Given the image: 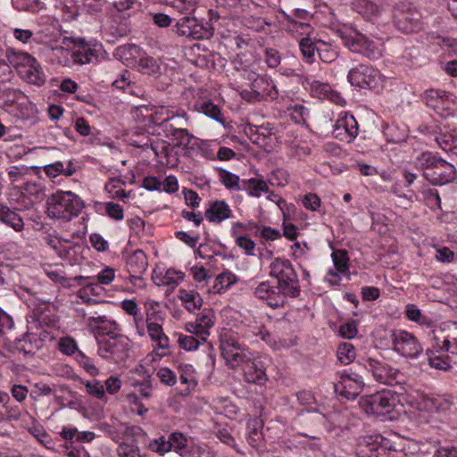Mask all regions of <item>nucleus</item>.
I'll return each instance as SVG.
<instances>
[{
  "mask_svg": "<svg viewBox=\"0 0 457 457\" xmlns=\"http://www.w3.org/2000/svg\"><path fill=\"white\" fill-rule=\"evenodd\" d=\"M270 278L276 279V285L263 281L254 289V295L265 300L272 308L283 306L287 297L296 298L300 295L298 275L291 262L287 259L275 258L269 266Z\"/></svg>",
  "mask_w": 457,
  "mask_h": 457,
  "instance_id": "1",
  "label": "nucleus"
},
{
  "mask_svg": "<svg viewBox=\"0 0 457 457\" xmlns=\"http://www.w3.org/2000/svg\"><path fill=\"white\" fill-rule=\"evenodd\" d=\"M414 165L433 186H444L457 179L455 166L431 152H423L418 155Z\"/></svg>",
  "mask_w": 457,
  "mask_h": 457,
  "instance_id": "2",
  "label": "nucleus"
},
{
  "mask_svg": "<svg viewBox=\"0 0 457 457\" xmlns=\"http://www.w3.org/2000/svg\"><path fill=\"white\" fill-rule=\"evenodd\" d=\"M84 206L83 200L71 191L58 190L48 196L46 200L48 217L64 222L78 217Z\"/></svg>",
  "mask_w": 457,
  "mask_h": 457,
  "instance_id": "3",
  "label": "nucleus"
},
{
  "mask_svg": "<svg viewBox=\"0 0 457 457\" xmlns=\"http://www.w3.org/2000/svg\"><path fill=\"white\" fill-rule=\"evenodd\" d=\"M5 57L11 65L19 69V72L27 82L37 86L45 84L46 80V74L38 62L32 55L14 48H8L5 52Z\"/></svg>",
  "mask_w": 457,
  "mask_h": 457,
  "instance_id": "4",
  "label": "nucleus"
},
{
  "mask_svg": "<svg viewBox=\"0 0 457 457\" xmlns=\"http://www.w3.org/2000/svg\"><path fill=\"white\" fill-rule=\"evenodd\" d=\"M397 398L396 394L391 390H382L361 396L359 404L367 414L380 417L394 411Z\"/></svg>",
  "mask_w": 457,
  "mask_h": 457,
  "instance_id": "5",
  "label": "nucleus"
},
{
  "mask_svg": "<svg viewBox=\"0 0 457 457\" xmlns=\"http://www.w3.org/2000/svg\"><path fill=\"white\" fill-rule=\"evenodd\" d=\"M338 34L343 45L353 53L360 54L370 60H377L382 54L378 43L356 30L349 33L339 30Z\"/></svg>",
  "mask_w": 457,
  "mask_h": 457,
  "instance_id": "6",
  "label": "nucleus"
},
{
  "mask_svg": "<svg viewBox=\"0 0 457 457\" xmlns=\"http://www.w3.org/2000/svg\"><path fill=\"white\" fill-rule=\"evenodd\" d=\"M98 354L107 360L118 363L129 355V340L123 335L97 337Z\"/></svg>",
  "mask_w": 457,
  "mask_h": 457,
  "instance_id": "7",
  "label": "nucleus"
},
{
  "mask_svg": "<svg viewBox=\"0 0 457 457\" xmlns=\"http://www.w3.org/2000/svg\"><path fill=\"white\" fill-rule=\"evenodd\" d=\"M337 377L339 379L334 383V390L338 395L353 400L361 393L364 386L363 379L352 369L337 371Z\"/></svg>",
  "mask_w": 457,
  "mask_h": 457,
  "instance_id": "8",
  "label": "nucleus"
},
{
  "mask_svg": "<svg viewBox=\"0 0 457 457\" xmlns=\"http://www.w3.org/2000/svg\"><path fill=\"white\" fill-rule=\"evenodd\" d=\"M172 29L178 36L193 40L208 39L214 33V29L212 25L204 27L198 23L195 17L189 16L179 19Z\"/></svg>",
  "mask_w": 457,
  "mask_h": 457,
  "instance_id": "9",
  "label": "nucleus"
},
{
  "mask_svg": "<svg viewBox=\"0 0 457 457\" xmlns=\"http://www.w3.org/2000/svg\"><path fill=\"white\" fill-rule=\"evenodd\" d=\"M347 79L352 86L359 88L377 89L382 82L381 74L378 70L362 63L352 68Z\"/></svg>",
  "mask_w": 457,
  "mask_h": 457,
  "instance_id": "10",
  "label": "nucleus"
},
{
  "mask_svg": "<svg viewBox=\"0 0 457 457\" xmlns=\"http://www.w3.org/2000/svg\"><path fill=\"white\" fill-rule=\"evenodd\" d=\"M390 337L393 350L404 357L417 358L423 351L417 337L405 330H393Z\"/></svg>",
  "mask_w": 457,
  "mask_h": 457,
  "instance_id": "11",
  "label": "nucleus"
},
{
  "mask_svg": "<svg viewBox=\"0 0 457 457\" xmlns=\"http://www.w3.org/2000/svg\"><path fill=\"white\" fill-rule=\"evenodd\" d=\"M365 369L370 371L374 378L382 384L398 382L399 370L388 365L385 360L369 357L364 362Z\"/></svg>",
  "mask_w": 457,
  "mask_h": 457,
  "instance_id": "12",
  "label": "nucleus"
},
{
  "mask_svg": "<svg viewBox=\"0 0 457 457\" xmlns=\"http://www.w3.org/2000/svg\"><path fill=\"white\" fill-rule=\"evenodd\" d=\"M433 340L437 352L441 350L457 354V322H447L434 331Z\"/></svg>",
  "mask_w": 457,
  "mask_h": 457,
  "instance_id": "13",
  "label": "nucleus"
},
{
  "mask_svg": "<svg viewBox=\"0 0 457 457\" xmlns=\"http://www.w3.org/2000/svg\"><path fill=\"white\" fill-rule=\"evenodd\" d=\"M421 99L427 106L435 110L440 116L445 117L450 114L452 101L446 91L428 89L422 94Z\"/></svg>",
  "mask_w": 457,
  "mask_h": 457,
  "instance_id": "14",
  "label": "nucleus"
},
{
  "mask_svg": "<svg viewBox=\"0 0 457 457\" xmlns=\"http://www.w3.org/2000/svg\"><path fill=\"white\" fill-rule=\"evenodd\" d=\"M395 24L406 34L418 31L421 29V14L415 9L402 11L395 16Z\"/></svg>",
  "mask_w": 457,
  "mask_h": 457,
  "instance_id": "15",
  "label": "nucleus"
},
{
  "mask_svg": "<svg viewBox=\"0 0 457 457\" xmlns=\"http://www.w3.org/2000/svg\"><path fill=\"white\" fill-rule=\"evenodd\" d=\"M244 377L246 382L264 385L268 380L265 367L262 360L250 359L243 367Z\"/></svg>",
  "mask_w": 457,
  "mask_h": 457,
  "instance_id": "16",
  "label": "nucleus"
},
{
  "mask_svg": "<svg viewBox=\"0 0 457 457\" xmlns=\"http://www.w3.org/2000/svg\"><path fill=\"white\" fill-rule=\"evenodd\" d=\"M334 133L336 137H340L341 140L352 142L359 133L358 123L353 115H345V117L337 120Z\"/></svg>",
  "mask_w": 457,
  "mask_h": 457,
  "instance_id": "17",
  "label": "nucleus"
},
{
  "mask_svg": "<svg viewBox=\"0 0 457 457\" xmlns=\"http://www.w3.org/2000/svg\"><path fill=\"white\" fill-rule=\"evenodd\" d=\"M214 324V312L212 309H204L198 315L195 324H190L187 330L195 334L203 341H206L210 335L208 329Z\"/></svg>",
  "mask_w": 457,
  "mask_h": 457,
  "instance_id": "18",
  "label": "nucleus"
},
{
  "mask_svg": "<svg viewBox=\"0 0 457 457\" xmlns=\"http://www.w3.org/2000/svg\"><path fill=\"white\" fill-rule=\"evenodd\" d=\"M205 219L211 222L219 224L233 217L230 206L224 200H216L210 204L204 212Z\"/></svg>",
  "mask_w": 457,
  "mask_h": 457,
  "instance_id": "19",
  "label": "nucleus"
},
{
  "mask_svg": "<svg viewBox=\"0 0 457 457\" xmlns=\"http://www.w3.org/2000/svg\"><path fill=\"white\" fill-rule=\"evenodd\" d=\"M88 321L94 328L96 338L118 335L116 333L119 328L118 323L105 315L91 316L88 318Z\"/></svg>",
  "mask_w": 457,
  "mask_h": 457,
  "instance_id": "20",
  "label": "nucleus"
},
{
  "mask_svg": "<svg viewBox=\"0 0 457 457\" xmlns=\"http://www.w3.org/2000/svg\"><path fill=\"white\" fill-rule=\"evenodd\" d=\"M147 266V257L142 250L137 249L127 257L126 268L132 277L137 278L139 274H144Z\"/></svg>",
  "mask_w": 457,
  "mask_h": 457,
  "instance_id": "21",
  "label": "nucleus"
},
{
  "mask_svg": "<svg viewBox=\"0 0 457 457\" xmlns=\"http://www.w3.org/2000/svg\"><path fill=\"white\" fill-rule=\"evenodd\" d=\"M248 79L252 80L251 91L244 90L242 92L243 98L250 102L262 101L264 99V92L261 91L263 85L269 86V82L263 79L259 78L255 72L248 73Z\"/></svg>",
  "mask_w": 457,
  "mask_h": 457,
  "instance_id": "22",
  "label": "nucleus"
},
{
  "mask_svg": "<svg viewBox=\"0 0 457 457\" xmlns=\"http://www.w3.org/2000/svg\"><path fill=\"white\" fill-rule=\"evenodd\" d=\"M195 108L208 118H211L222 125L225 124V119L223 118L220 106L214 104L211 100L199 99L195 102Z\"/></svg>",
  "mask_w": 457,
  "mask_h": 457,
  "instance_id": "23",
  "label": "nucleus"
},
{
  "mask_svg": "<svg viewBox=\"0 0 457 457\" xmlns=\"http://www.w3.org/2000/svg\"><path fill=\"white\" fill-rule=\"evenodd\" d=\"M383 437L381 436H370L363 437L359 450L360 457H378L379 449L381 448V441Z\"/></svg>",
  "mask_w": 457,
  "mask_h": 457,
  "instance_id": "24",
  "label": "nucleus"
},
{
  "mask_svg": "<svg viewBox=\"0 0 457 457\" xmlns=\"http://www.w3.org/2000/svg\"><path fill=\"white\" fill-rule=\"evenodd\" d=\"M26 100V96L18 89L8 87H0V105L4 108H9L14 104H22Z\"/></svg>",
  "mask_w": 457,
  "mask_h": 457,
  "instance_id": "25",
  "label": "nucleus"
},
{
  "mask_svg": "<svg viewBox=\"0 0 457 457\" xmlns=\"http://www.w3.org/2000/svg\"><path fill=\"white\" fill-rule=\"evenodd\" d=\"M221 354L230 369H235L240 365L244 367L251 359L244 348L237 350V348H229L228 345L224 349V353H221Z\"/></svg>",
  "mask_w": 457,
  "mask_h": 457,
  "instance_id": "26",
  "label": "nucleus"
},
{
  "mask_svg": "<svg viewBox=\"0 0 457 457\" xmlns=\"http://www.w3.org/2000/svg\"><path fill=\"white\" fill-rule=\"evenodd\" d=\"M353 4L356 12L370 19L379 13L382 0H355Z\"/></svg>",
  "mask_w": 457,
  "mask_h": 457,
  "instance_id": "27",
  "label": "nucleus"
},
{
  "mask_svg": "<svg viewBox=\"0 0 457 457\" xmlns=\"http://www.w3.org/2000/svg\"><path fill=\"white\" fill-rule=\"evenodd\" d=\"M0 221L10 226L17 232L21 231L24 227L21 216L4 204H0Z\"/></svg>",
  "mask_w": 457,
  "mask_h": 457,
  "instance_id": "28",
  "label": "nucleus"
},
{
  "mask_svg": "<svg viewBox=\"0 0 457 457\" xmlns=\"http://www.w3.org/2000/svg\"><path fill=\"white\" fill-rule=\"evenodd\" d=\"M241 191H246L250 196L260 197L262 192H269V187L263 179L253 178L241 181Z\"/></svg>",
  "mask_w": 457,
  "mask_h": 457,
  "instance_id": "29",
  "label": "nucleus"
},
{
  "mask_svg": "<svg viewBox=\"0 0 457 457\" xmlns=\"http://www.w3.org/2000/svg\"><path fill=\"white\" fill-rule=\"evenodd\" d=\"M319 39L303 37L299 41V48L303 57L308 63L315 62V54H318Z\"/></svg>",
  "mask_w": 457,
  "mask_h": 457,
  "instance_id": "30",
  "label": "nucleus"
},
{
  "mask_svg": "<svg viewBox=\"0 0 457 457\" xmlns=\"http://www.w3.org/2000/svg\"><path fill=\"white\" fill-rule=\"evenodd\" d=\"M279 12L283 15L285 21H287V29L290 32H297L301 35H304L305 37H310L313 31L312 26L307 22L298 21L288 14L284 10H279Z\"/></svg>",
  "mask_w": 457,
  "mask_h": 457,
  "instance_id": "31",
  "label": "nucleus"
},
{
  "mask_svg": "<svg viewBox=\"0 0 457 457\" xmlns=\"http://www.w3.org/2000/svg\"><path fill=\"white\" fill-rule=\"evenodd\" d=\"M318 55L321 62L331 63L339 56V51L332 43L319 39Z\"/></svg>",
  "mask_w": 457,
  "mask_h": 457,
  "instance_id": "32",
  "label": "nucleus"
},
{
  "mask_svg": "<svg viewBox=\"0 0 457 457\" xmlns=\"http://www.w3.org/2000/svg\"><path fill=\"white\" fill-rule=\"evenodd\" d=\"M179 297L185 303L186 309L190 312L200 310L203 305V299L198 293L179 289Z\"/></svg>",
  "mask_w": 457,
  "mask_h": 457,
  "instance_id": "33",
  "label": "nucleus"
},
{
  "mask_svg": "<svg viewBox=\"0 0 457 457\" xmlns=\"http://www.w3.org/2000/svg\"><path fill=\"white\" fill-rule=\"evenodd\" d=\"M443 351L439 350L438 352L434 347V343L432 344V347L427 349L426 355L428 357V361L429 365L432 368H435L436 370H446L448 368H450V364L447 361V358H445L442 354H436L440 353Z\"/></svg>",
  "mask_w": 457,
  "mask_h": 457,
  "instance_id": "34",
  "label": "nucleus"
},
{
  "mask_svg": "<svg viewBox=\"0 0 457 457\" xmlns=\"http://www.w3.org/2000/svg\"><path fill=\"white\" fill-rule=\"evenodd\" d=\"M221 184L228 190L241 191V181L239 176L222 168L218 169Z\"/></svg>",
  "mask_w": 457,
  "mask_h": 457,
  "instance_id": "35",
  "label": "nucleus"
},
{
  "mask_svg": "<svg viewBox=\"0 0 457 457\" xmlns=\"http://www.w3.org/2000/svg\"><path fill=\"white\" fill-rule=\"evenodd\" d=\"M74 379L79 382V384L84 385L86 387L87 393L97 399H104L105 397V392L104 386L97 380H84L83 378L76 376Z\"/></svg>",
  "mask_w": 457,
  "mask_h": 457,
  "instance_id": "36",
  "label": "nucleus"
},
{
  "mask_svg": "<svg viewBox=\"0 0 457 457\" xmlns=\"http://www.w3.org/2000/svg\"><path fill=\"white\" fill-rule=\"evenodd\" d=\"M179 116H171L162 120L158 123L159 129L162 132L163 136L168 139L171 140L179 129V126L181 125L180 122H179Z\"/></svg>",
  "mask_w": 457,
  "mask_h": 457,
  "instance_id": "37",
  "label": "nucleus"
},
{
  "mask_svg": "<svg viewBox=\"0 0 457 457\" xmlns=\"http://www.w3.org/2000/svg\"><path fill=\"white\" fill-rule=\"evenodd\" d=\"M435 141L442 150L457 154V137L452 134L443 133L441 129L438 135H436Z\"/></svg>",
  "mask_w": 457,
  "mask_h": 457,
  "instance_id": "38",
  "label": "nucleus"
},
{
  "mask_svg": "<svg viewBox=\"0 0 457 457\" xmlns=\"http://www.w3.org/2000/svg\"><path fill=\"white\" fill-rule=\"evenodd\" d=\"M29 432L35 437L37 440L43 445L46 449L52 450L54 449V441L49 436V434L46 431V429L38 424H34L32 427L29 428Z\"/></svg>",
  "mask_w": 457,
  "mask_h": 457,
  "instance_id": "39",
  "label": "nucleus"
},
{
  "mask_svg": "<svg viewBox=\"0 0 457 457\" xmlns=\"http://www.w3.org/2000/svg\"><path fill=\"white\" fill-rule=\"evenodd\" d=\"M236 276L229 272H222L217 276L213 285V291L220 294L236 282Z\"/></svg>",
  "mask_w": 457,
  "mask_h": 457,
  "instance_id": "40",
  "label": "nucleus"
},
{
  "mask_svg": "<svg viewBox=\"0 0 457 457\" xmlns=\"http://www.w3.org/2000/svg\"><path fill=\"white\" fill-rule=\"evenodd\" d=\"M356 356L355 349L350 343H341L337 348V358L342 364L351 363Z\"/></svg>",
  "mask_w": 457,
  "mask_h": 457,
  "instance_id": "41",
  "label": "nucleus"
},
{
  "mask_svg": "<svg viewBox=\"0 0 457 457\" xmlns=\"http://www.w3.org/2000/svg\"><path fill=\"white\" fill-rule=\"evenodd\" d=\"M333 263L337 270L345 273L349 268V257L346 250H336L331 254Z\"/></svg>",
  "mask_w": 457,
  "mask_h": 457,
  "instance_id": "42",
  "label": "nucleus"
},
{
  "mask_svg": "<svg viewBox=\"0 0 457 457\" xmlns=\"http://www.w3.org/2000/svg\"><path fill=\"white\" fill-rule=\"evenodd\" d=\"M246 133L249 135V138L252 143L257 145L260 147H265L268 144L267 140L271 136L270 132H260L255 126H250Z\"/></svg>",
  "mask_w": 457,
  "mask_h": 457,
  "instance_id": "43",
  "label": "nucleus"
},
{
  "mask_svg": "<svg viewBox=\"0 0 457 457\" xmlns=\"http://www.w3.org/2000/svg\"><path fill=\"white\" fill-rule=\"evenodd\" d=\"M12 6L18 11L37 12L41 9L40 0H12Z\"/></svg>",
  "mask_w": 457,
  "mask_h": 457,
  "instance_id": "44",
  "label": "nucleus"
},
{
  "mask_svg": "<svg viewBox=\"0 0 457 457\" xmlns=\"http://www.w3.org/2000/svg\"><path fill=\"white\" fill-rule=\"evenodd\" d=\"M432 39L434 40V44L441 46L442 49L447 51L449 54L456 53L457 41L455 38L436 35V37H432Z\"/></svg>",
  "mask_w": 457,
  "mask_h": 457,
  "instance_id": "45",
  "label": "nucleus"
},
{
  "mask_svg": "<svg viewBox=\"0 0 457 457\" xmlns=\"http://www.w3.org/2000/svg\"><path fill=\"white\" fill-rule=\"evenodd\" d=\"M58 349L60 352L66 355H72L75 353L80 352L78 349L76 341L71 337H64L60 338L58 342Z\"/></svg>",
  "mask_w": 457,
  "mask_h": 457,
  "instance_id": "46",
  "label": "nucleus"
},
{
  "mask_svg": "<svg viewBox=\"0 0 457 457\" xmlns=\"http://www.w3.org/2000/svg\"><path fill=\"white\" fill-rule=\"evenodd\" d=\"M76 360L80 367H82L89 375L96 377L99 374V370L96 367L93 361L85 355L84 353L79 352Z\"/></svg>",
  "mask_w": 457,
  "mask_h": 457,
  "instance_id": "47",
  "label": "nucleus"
},
{
  "mask_svg": "<svg viewBox=\"0 0 457 457\" xmlns=\"http://www.w3.org/2000/svg\"><path fill=\"white\" fill-rule=\"evenodd\" d=\"M47 245L62 259H68L70 255V249L63 245V241L59 237L47 238Z\"/></svg>",
  "mask_w": 457,
  "mask_h": 457,
  "instance_id": "48",
  "label": "nucleus"
},
{
  "mask_svg": "<svg viewBox=\"0 0 457 457\" xmlns=\"http://www.w3.org/2000/svg\"><path fill=\"white\" fill-rule=\"evenodd\" d=\"M171 445L170 439L166 440L164 436H160L150 443L149 448L160 455H164L171 450Z\"/></svg>",
  "mask_w": 457,
  "mask_h": 457,
  "instance_id": "49",
  "label": "nucleus"
},
{
  "mask_svg": "<svg viewBox=\"0 0 457 457\" xmlns=\"http://www.w3.org/2000/svg\"><path fill=\"white\" fill-rule=\"evenodd\" d=\"M193 139H195V137L187 129L179 127L171 141L174 142L175 146H187Z\"/></svg>",
  "mask_w": 457,
  "mask_h": 457,
  "instance_id": "50",
  "label": "nucleus"
},
{
  "mask_svg": "<svg viewBox=\"0 0 457 457\" xmlns=\"http://www.w3.org/2000/svg\"><path fill=\"white\" fill-rule=\"evenodd\" d=\"M169 439L170 442L172 443L171 449L173 448L176 453L182 455V451L187 445V439L186 436L180 432H173L170 435Z\"/></svg>",
  "mask_w": 457,
  "mask_h": 457,
  "instance_id": "51",
  "label": "nucleus"
},
{
  "mask_svg": "<svg viewBox=\"0 0 457 457\" xmlns=\"http://www.w3.org/2000/svg\"><path fill=\"white\" fill-rule=\"evenodd\" d=\"M21 417V411L17 405H12L7 403V406L3 411V415H0V420L17 421Z\"/></svg>",
  "mask_w": 457,
  "mask_h": 457,
  "instance_id": "52",
  "label": "nucleus"
},
{
  "mask_svg": "<svg viewBox=\"0 0 457 457\" xmlns=\"http://www.w3.org/2000/svg\"><path fill=\"white\" fill-rule=\"evenodd\" d=\"M236 245L245 251L246 255H253L255 243L247 236H242L235 238Z\"/></svg>",
  "mask_w": 457,
  "mask_h": 457,
  "instance_id": "53",
  "label": "nucleus"
},
{
  "mask_svg": "<svg viewBox=\"0 0 457 457\" xmlns=\"http://www.w3.org/2000/svg\"><path fill=\"white\" fill-rule=\"evenodd\" d=\"M105 212L110 218L115 220H121L124 216L123 208L119 204L113 202L105 204Z\"/></svg>",
  "mask_w": 457,
  "mask_h": 457,
  "instance_id": "54",
  "label": "nucleus"
},
{
  "mask_svg": "<svg viewBox=\"0 0 457 457\" xmlns=\"http://www.w3.org/2000/svg\"><path fill=\"white\" fill-rule=\"evenodd\" d=\"M179 344L186 351H192L197 349L201 343L193 336L180 335Z\"/></svg>",
  "mask_w": 457,
  "mask_h": 457,
  "instance_id": "55",
  "label": "nucleus"
},
{
  "mask_svg": "<svg viewBox=\"0 0 457 457\" xmlns=\"http://www.w3.org/2000/svg\"><path fill=\"white\" fill-rule=\"evenodd\" d=\"M419 130L420 133L430 136L434 139L436 137V135H438V133L441 130V127L436 122V121H430V122H424L419 126Z\"/></svg>",
  "mask_w": 457,
  "mask_h": 457,
  "instance_id": "56",
  "label": "nucleus"
},
{
  "mask_svg": "<svg viewBox=\"0 0 457 457\" xmlns=\"http://www.w3.org/2000/svg\"><path fill=\"white\" fill-rule=\"evenodd\" d=\"M157 377L160 378L162 383L168 386H173L177 382L175 373L168 368H161L157 371Z\"/></svg>",
  "mask_w": 457,
  "mask_h": 457,
  "instance_id": "57",
  "label": "nucleus"
},
{
  "mask_svg": "<svg viewBox=\"0 0 457 457\" xmlns=\"http://www.w3.org/2000/svg\"><path fill=\"white\" fill-rule=\"evenodd\" d=\"M357 327L354 320L345 322L339 328V334L348 339L353 338L357 335Z\"/></svg>",
  "mask_w": 457,
  "mask_h": 457,
  "instance_id": "58",
  "label": "nucleus"
},
{
  "mask_svg": "<svg viewBox=\"0 0 457 457\" xmlns=\"http://www.w3.org/2000/svg\"><path fill=\"white\" fill-rule=\"evenodd\" d=\"M312 91L317 95L318 97H328L329 94L333 93V89L329 84L314 81L312 84Z\"/></svg>",
  "mask_w": 457,
  "mask_h": 457,
  "instance_id": "59",
  "label": "nucleus"
},
{
  "mask_svg": "<svg viewBox=\"0 0 457 457\" xmlns=\"http://www.w3.org/2000/svg\"><path fill=\"white\" fill-rule=\"evenodd\" d=\"M103 288L99 286L98 282H88L87 285L79 291V296L80 298H85L86 295H99L100 291Z\"/></svg>",
  "mask_w": 457,
  "mask_h": 457,
  "instance_id": "60",
  "label": "nucleus"
},
{
  "mask_svg": "<svg viewBox=\"0 0 457 457\" xmlns=\"http://www.w3.org/2000/svg\"><path fill=\"white\" fill-rule=\"evenodd\" d=\"M303 206L312 212L317 211L320 206V199L316 194L309 193L306 194L303 200Z\"/></svg>",
  "mask_w": 457,
  "mask_h": 457,
  "instance_id": "61",
  "label": "nucleus"
},
{
  "mask_svg": "<svg viewBox=\"0 0 457 457\" xmlns=\"http://www.w3.org/2000/svg\"><path fill=\"white\" fill-rule=\"evenodd\" d=\"M89 240L93 247L98 252H105L109 248L108 242L100 234H91Z\"/></svg>",
  "mask_w": 457,
  "mask_h": 457,
  "instance_id": "62",
  "label": "nucleus"
},
{
  "mask_svg": "<svg viewBox=\"0 0 457 457\" xmlns=\"http://www.w3.org/2000/svg\"><path fill=\"white\" fill-rule=\"evenodd\" d=\"M139 65L142 69L145 70L148 74H156L159 72L160 67L156 61L152 57L142 58L139 61Z\"/></svg>",
  "mask_w": 457,
  "mask_h": 457,
  "instance_id": "63",
  "label": "nucleus"
},
{
  "mask_svg": "<svg viewBox=\"0 0 457 457\" xmlns=\"http://www.w3.org/2000/svg\"><path fill=\"white\" fill-rule=\"evenodd\" d=\"M93 57H96V54L91 48H84L74 53L75 62L81 64L90 62Z\"/></svg>",
  "mask_w": 457,
  "mask_h": 457,
  "instance_id": "64",
  "label": "nucleus"
}]
</instances>
